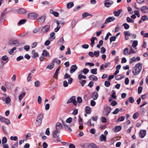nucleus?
Here are the masks:
<instances>
[{
  "label": "nucleus",
  "instance_id": "nucleus-7",
  "mask_svg": "<svg viewBox=\"0 0 148 148\" xmlns=\"http://www.w3.org/2000/svg\"><path fill=\"white\" fill-rule=\"evenodd\" d=\"M112 108L110 107L105 106L104 109V112L106 116L108 115L111 112Z\"/></svg>",
  "mask_w": 148,
  "mask_h": 148
},
{
  "label": "nucleus",
  "instance_id": "nucleus-40",
  "mask_svg": "<svg viewBox=\"0 0 148 148\" xmlns=\"http://www.w3.org/2000/svg\"><path fill=\"white\" fill-rule=\"evenodd\" d=\"M97 69L96 68L92 69L90 70L91 73L93 74H97Z\"/></svg>",
  "mask_w": 148,
  "mask_h": 148
},
{
  "label": "nucleus",
  "instance_id": "nucleus-30",
  "mask_svg": "<svg viewBox=\"0 0 148 148\" xmlns=\"http://www.w3.org/2000/svg\"><path fill=\"white\" fill-rule=\"evenodd\" d=\"M96 39V38L95 37H92L90 39L91 43L90 46L92 47H93L95 43V40Z\"/></svg>",
  "mask_w": 148,
  "mask_h": 148
},
{
  "label": "nucleus",
  "instance_id": "nucleus-49",
  "mask_svg": "<svg viewBox=\"0 0 148 148\" xmlns=\"http://www.w3.org/2000/svg\"><path fill=\"white\" fill-rule=\"evenodd\" d=\"M12 84L9 82H6L5 83V86L8 88H10L11 87Z\"/></svg>",
  "mask_w": 148,
  "mask_h": 148
},
{
  "label": "nucleus",
  "instance_id": "nucleus-19",
  "mask_svg": "<svg viewBox=\"0 0 148 148\" xmlns=\"http://www.w3.org/2000/svg\"><path fill=\"white\" fill-rule=\"evenodd\" d=\"M7 9H5V10L1 13V20H4L5 18V15L7 13Z\"/></svg>",
  "mask_w": 148,
  "mask_h": 148
},
{
  "label": "nucleus",
  "instance_id": "nucleus-32",
  "mask_svg": "<svg viewBox=\"0 0 148 148\" xmlns=\"http://www.w3.org/2000/svg\"><path fill=\"white\" fill-rule=\"evenodd\" d=\"M73 3L72 2H70L67 4V7L68 9H70L73 6Z\"/></svg>",
  "mask_w": 148,
  "mask_h": 148
},
{
  "label": "nucleus",
  "instance_id": "nucleus-50",
  "mask_svg": "<svg viewBox=\"0 0 148 148\" xmlns=\"http://www.w3.org/2000/svg\"><path fill=\"white\" fill-rule=\"evenodd\" d=\"M138 116V114L137 112L134 113L133 116V118L134 119H137Z\"/></svg>",
  "mask_w": 148,
  "mask_h": 148
},
{
  "label": "nucleus",
  "instance_id": "nucleus-29",
  "mask_svg": "<svg viewBox=\"0 0 148 148\" xmlns=\"http://www.w3.org/2000/svg\"><path fill=\"white\" fill-rule=\"evenodd\" d=\"M89 78L90 80H92L95 81L98 80V78L93 75H91L89 76Z\"/></svg>",
  "mask_w": 148,
  "mask_h": 148
},
{
  "label": "nucleus",
  "instance_id": "nucleus-3",
  "mask_svg": "<svg viewBox=\"0 0 148 148\" xmlns=\"http://www.w3.org/2000/svg\"><path fill=\"white\" fill-rule=\"evenodd\" d=\"M76 97L75 96H72L67 101V104L70 103H73L75 106L77 105V102L75 100Z\"/></svg>",
  "mask_w": 148,
  "mask_h": 148
},
{
  "label": "nucleus",
  "instance_id": "nucleus-47",
  "mask_svg": "<svg viewBox=\"0 0 148 148\" xmlns=\"http://www.w3.org/2000/svg\"><path fill=\"white\" fill-rule=\"evenodd\" d=\"M25 95V93L23 92L19 96V99L20 100H21Z\"/></svg>",
  "mask_w": 148,
  "mask_h": 148
},
{
  "label": "nucleus",
  "instance_id": "nucleus-9",
  "mask_svg": "<svg viewBox=\"0 0 148 148\" xmlns=\"http://www.w3.org/2000/svg\"><path fill=\"white\" fill-rule=\"evenodd\" d=\"M29 18L31 19H33L37 17V15L34 13H29L28 14Z\"/></svg>",
  "mask_w": 148,
  "mask_h": 148
},
{
  "label": "nucleus",
  "instance_id": "nucleus-34",
  "mask_svg": "<svg viewBox=\"0 0 148 148\" xmlns=\"http://www.w3.org/2000/svg\"><path fill=\"white\" fill-rule=\"evenodd\" d=\"M7 142V139L5 137H4L3 138L2 140L1 145L6 144Z\"/></svg>",
  "mask_w": 148,
  "mask_h": 148
},
{
  "label": "nucleus",
  "instance_id": "nucleus-20",
  "mask_svg": "<svg viewBox=\"0 0 148 148\" xmlns=\"http://www.w3.org/2000/svg\"><path fill=\"white\" fill-rule=\"evenodd\" d=\"M42 55L45 57H50L49 53L47 52V51L46 49H45L43 50Z\"/></svg>",
  "mask_w": 148,
  "mask_h": 148
},
{
  "label": "nucleus",
  "instance_id": "nucleus-22",
  "mask_svg": "<svg viewBox=\"0 0 148 148\" xmlns=\"http://www.w3.org/2000/svg\"><path fill=\"white\" fill-rule=\"evenodd\" d=\"M45 17L44 16H43L41 17L38 18L37 20L39 22L41 23H43L45 22Z\"/></svg>",
  "mask_w": 148,
  "mask_h": 148
},
{
  "label": "nucleus",
  "instance_id": "nucleus-63",
  "mask_svg": "<svg viewBox=\"0 0 148 148\" xmlns=\"http://www.w3.org/2000/svg\"><path fill=\"white\" fill-rule=\"evenodd\" d=\"M124 34L125 36H130L131 34L129 31H125L124 32Z\"/></svg>",
  "mask_w": 148,
  "mask_h": 148
},
{
  "label": "nucleus",
  "instance_id": "nucleus-13",
  "mask_svg": "<svg viewBox=\"0 0 148 148\" xmlns=\"http://www.w3.org/2000/svg\"><path fill=\"white\" fill-rule=\"evenodd\" d=\"M56 130L59 131L60 130L62 129V125L59 122H57L56 124Z\"/></svg>",
  "mask_w": 148,
  "mask_h": 148
},
{
  "label": "nucleus",
  "instance_id": "nucleus-36",
  "mask_svg": "<svg viewBox=\"0 0 148 148\" xmlns=\"http://www.w3.org/2000/svg\"><path fill=\"white\" fill-rule=\"evenodd\" d=\"M78 78L79 80H81V79H86V77L85 75L80 74L78 76Z\"/></svg>",
  "mask_w": 148,
  "mask_h": 148
},
{
  "label": "nucleus",
  "instance_id": "nucleus-58",
  "mask_svg": "<svg viewBox=\"0 0 148 148\" xmlns=\"http://www.w3.org/2000/svg\"><path fill=\"white\" fill-rule=\"evenodd\" d=\"M119 111H120V110L119 108H116L115 110L112 113V114H116L119 112Z\"/></svg>",
  "mask_w": 148,
  "mask_h": 148
},
{
  "label": "nucleus",
  "instance_id": "nucleus-59",
  "mask_svg": "<svg viewBox=\"0 0 148 148\" xmlns=\"http://www.w3.org/2000/svg\"><path fill=\"white\" fill-rule=\"evenodd\" d=\"M141 18L143 21H144L146 20H147L148 19V17L146 15H144L141 17Z\"/></svg>",
  "mask_w": 148,
  "mask_h": 148
},
{
  "label": "nucleus",
  "instance_id": "nucleus-1",
  "mask_svg": "<svg viewBox=\"0 0 148 148\" xmlns=\"http://www.w3.org/2000/svg\"><path fill=\"white\" fill-rule=\"evenodd\" d=\"M142 68V65L140 63L136 64L133 68L132 72L135 75L139 74Z\"/></svg>",
  "mask_w": 148,
  "mask_h": 148
},
{
  "label": "nucleus",
  "instance_id": "nucleus-48",
  "mask_svg": "<svg viewBox=\"0 0 148 148\" xmlns=\"http://www.w3.org/2000/svg\"><path fill=\"white\" fill-rule=\"evenodd\" d=\"M10 139L11 140H13L16 141L18 140V137L17 136H12L10 137Z\"/></svg>",
  "mask_w": 148,
  "mask_h": 148
},
{
  "label": "nucleus",
  "instance_id": "nucleus-38",
  "mask_svg": "<svg viewBox=\"0 0 148 148\" xmlns=\"http://www.w3.org/2000/svg\"><path fill=\"white\" fill-rule=\"evenodd\" d=\"M128 49L127 48H125L123 50V54L125 55H126L127 54L129 55Z\"/></svg>",
  "mask_w": 148,
  "mask_h": 148
},
{
  "label": "nucleus",
  "instance_id": "nucleus-16",
  "mask_svg": "<svg viewBox=\"0 0 148 148\" xmlns=\"http://www.w3.org/2000/svg\"><path fill=\"white\" fill-rule=\"evenodd\" d=\"M134 101V98L132 97H130L127 100L125 101V103L126 105H128L129 103H132Z\"/></svg>",
  "mask_w": 148,
  "mask_h": 148
},
{
  "label": "nucleus",
  "instance_id": "nucleus-55",
  "mask_svg": "<svg viewBox=\"0 0 148 148\" xmlns=\"http://www.w3.org/2000/svg\"><path fill=\"white\" fill-rule=\"evenodd\" d=\"M77 102L79 103H81L82 101V100L81 97H79L77 98Z\"/></svg>",
  "mask_w": 148,
  "mask_h": 148
},
{
  "label": "nucleus",
  "instance_id": "nucleus-60",
  "mask_svg": "<svg viewBox=\"0 0 148 148\" xmlns=\"http://www.w3.org/2000/svg\"><path fill=\"white\" fill-rule=\"evenodd\" d=\"M75 20H73L71 21V27L72 28H74L75 25Z\"/></svg>",
  "mask_w": 148,
  "mask_h": 148
},
{
  "label": "nucleus",
  "instance_id": "nucleus-53",
  "mask_svg": "<svg viewBox=\"0 0 148 148\" xmlns=\"http://www.w3.org/2000/svg\"><path fill=\"white\" fill-rule=\"evenodd\" d=\"M120 27L119 25H117L115 27V32H117L120 30Z\"/></svg>",
  "mask_w": 148,
  "mask_h": 148
},
{
  "label": "nucleus",
  "instance_id": "nucleus-11",
  "mask_svg": "<svg viewBox=\"0 0 148 148\" xmlns=\"http://www.w3.org/2000/svg\"><path fill=\"white\" fill-rule=\"evenodd\" d=\"M62 123L65 130L68 132H70L72 130L70 127L66 125L65 122L62 121Z\"/></svg>",
  "mask_w": 148,
  "mask_h": 148
},
{
  "label": "nucleus",
  "instance_id": "nucleus-52",
  "mask_svg": "<svg viewBox=\"0 0 148 148\" xmlns=\"http://www.w3.org/2000/svg\"><path fill=\"white\" fill-rule=\"evenodd\" d=\"M117 104V102L115 101H112L110 103V105L112 106H114Z\"/></svg>",
  "mask_w": 148,
  "mask_h": 148
},
{
  "label": "nucleus",
  "instance_id": "nucleus-54",
  "mask_svg": "<svg viewBox=\"0 0 148 148\" xmlns=\"http://www.w3.org/2000/svg\"><path fill=\"white\" fill-rule=\"evenodd\" d=\"M94 56L96 57L99 56V51H95L94 53Z\"/></svg>",
  "mask_w": 148,
  "mask_h": 148
},
{
  "label": "nucleus",
  "instance_id": "nucleus-27",
  "mask_svg": "<svg viewBox=\"0 0 148 148\" xmlns=\"http://www.w3.org/2000/svg\"><path fill=\"white\" fill-rule=\"evenodd\" d=\"M18 13L21 14H23L26 12V10L23 8H21L17 10Z\"/></svg>",
  "mask_w": 148,
  "mask_h": 148
},
{
  "label": "nucleus",
  "instance_id": "nucleus-10",
  "mask_svg": "<svg viewBox=\"0 0 148 148\" xmlns=\"http://www.w3.org/2000/svg\"><path fill=\"white\" fill-rule=\"evenodd\" d=\"M77 67L76 65H72L70 68V73L72 74L74 73L77 69Z\"/></svg>",
  "mask_w": 148,
  "mask_h": 148
},
{
  "label": "nucleus",
  "instance_id": "nucleus-39",
  "mask_svg": "<svg viewBox=\"0 0 148 148\" xmlns=\"http://www.w3.org/2000/svg\"><path fill=\"white\" fill-rule=\"evenodd\" d=\"M92 16V15L88 14L87 12H84L82 14V17L83 18H86L88 16Z\"/></svg>",
  "mask_w": 148,
  "mask_h": 148
},
{
  "label": "nucleus",
  "instance_id": "nucleus-62",
  "mask_svg": "<svg viewBox=\"0 0 148 148\" xmlns=\"http://www.w3.org/2000/svg\"><path fill=\"white\" fill-rule=\"evenodd\" d=\"M134 14L135 15L137 16L138 17L140 16V14L139 12V11L138 10H135L134 12Z\"/></svg>",
  "mask_w": 148,
  "mask_h": 148
},
{
  "label": "nucleus",
  "instance_id": "nucleus-6",
  "mask_svg": "<svg viewBox=\"0 0 148 148\" xmlns=\"http://www.w3.org/2000/svg\"><path fill=\"white\" fill-rule=\"evenodd\" d=\"M0 121L1 122L5 123L8 125L10 123V122L9 119L5 118L1 116H0Z\"/></svg>",
  "mask_w": 148,
  "mask_h": 148
},
{
  "label": "nucleus",
  "instance_id": "nucleus-5",
  "mask_svg": "<svg viewBox=\"0 0 148 148\" xmlns=\"http://www.w3.org/2000/svg\"><path fill=\"white\" fill-rule=\"evenodd\" d=\"M113 3V1L111 0H105L104 1V6L107 8L110 7Z\"/></svg>",
  "mask_w": 148,
  "mask_h": 148
},
{
  "label": "nucleus",
  "instance_id": "nucleus-31",
  "mask_svg": "<svg viewBox=\"0 0 148 148\" xmlns=\"http://www.w3.org/2000/svg\"><path fill=\"white\" fill-rule=\"evenodd\" d=\"M138 44V41L136 40H134L133 41V44L132 45V47L135 49H136V47L137 46Z\"/></svg>",
  "mask_w": 148,
  "mask_h": 148
},
{
  "label": "nucleus",
  "instance_id": "nucleus-14",
  "mask_svg": "<svg viewBox=\"0 0 148 148\" xmlns=\"http://www.w3.org/2000/svg\"><path fill=\"white\" fill-rule=\"evenodd\" d=\"M99 96L97 92H94L92 93L91 98L94 100H96Z\"/></svg>",
  "mask_w": 148,
  "mask_h": 148
},
{
  "label": "nucleus",
  "instance_id": "nucleus-17",
  "mask_svg": "<svg viewBox=\"0 0 148 148\" xmlns=\"http://www.w3.org/2000/svg\"><path fill=\"white\" fill-rule=\"evenodd\" d=\"M20 45L19 42L17 40H14L10 43V45H15L16 47Z\"/></svg>",
  "mask_w": 148,
  "mask_h": 148
},
{
  "label": "nucleus",
  "instance_id": "nucleus-12",
  "mask_svg": "<svg viewBox=\"0 0 148 148\" xmlns=\"http://www.w3.org/2000/svg\"><path fill=\"white\" fill-rule=\"evenodd\" d=\"M142 12L143 13H148V7L146 6H142L140 8Z\"/></svg>",
  "mask_w": 148,
  "mask_h": 148
},
{
  "label": "nucleus",
  "instance_id": "nucleus-61",
  "mask_svg": "<svg viewBox=\"0 0 148 148\" xmlns=\"http://www.w3.org/2000/svg\"><path fill=\"white\" fill-rule=\"evenodd\" d=\"M2 128L4 133L7 134L8 133L6 130V127L5 126L3 125L2 126Z\"/></svg>",
  "mask_w": 148,
  "mask_h": 148
},
{
  "label": "nucleus",
  "instance_id": "nucleus-41",
  "mask_svg": "<svg viewBox=\"0 0 148 148\" xmlns=\"http://www.w3.org/2000/svg\"><path fill=\"white\" fill-rule=\"evenodd\" d=\"M60 68H58L56 70V72L54 74V75L53 76V78H55L56 77H57L58 73V72L60 70Z\"/></svg>",
  "mask_w": 148,
  "mask_h": 148
},
{
  "label": "nucleus",
  "instance_id": "nucleus-56",
  "mask_svg": "<svg viewBox=\"0 0 148 148\" xmlns=\"http://www.w3.org/2000/svg\"><path fill=\"white\" fill-rule=\"evenodd\" d=\"M16 49V48L15 47H13L12 49H10L9 52V53L10 54H12L14 50Z\"/></svg>",
  "mask_w": 148,
  "mask_h": 148
},
{
  "label": "nucleus",
  "instance_id": "nucleus-15",
  "mask_svg": "<svg viewBox=\"0 0 148 148\" xmlns=\"http://www.w3.org/2000/svg\"><path fill=\"white\" fill-rule=\"evenodd\" d=\"M146 132L145 130H141L140 131L139 133V136L140 138H143L145 136Z\"/></svg>",
  "mask_w": 148,
  "mask_h": 148
},
{
  "label": "nucleus",
  "instance_id": "nucleus-45",
  "mask_svg": "<svg viewBox=\"0 0 148 148\" xmlns=\"http://www.w3.org/2000/svg\"><path fill=\"white\" fill-rule=\"evenodd\" d=\"M90 148H98V147L94 144H91L89 146Z\"/></svg>",
  "mask_w": 148,
  "mask_h": 148
},
{
  "label": "nucleus",
  "instance_id": "nucleus-46",
  "mask_svg": "<svg viewBox=\"0 0 148 148\" xmlns=\"http://www.w3.org/2000/svg\"><path fill=\"white\" fill-rule=\"evenodd\" d=\"M40 82L38 81H36L34 82V86L36 87H38L40 86Z\"/></svg>",
  "mask_w": 148,
  "mask_h": 148
},
{
  "label": "nucleus",
  "instance_id": "nucleus-21",
  "mask_svg": "<svg viewBox=\"0 0 148 148\" xmlns=\"http://www.w3.org/2000/svg\"><path fill=\"white\" fill-rule=\"evenodd\" d=\"M99 140L101 141H104L106 142V137L103 134H102L99 137Z\"/></svg>",
  "mask_w": 148,
  "mask_h": 148
},
{
  "label": "nucleus",
  "instance_id": "nucleus-4",
  "mask_svg": "<svg viewBox=\"0 0 148 148\" xmlns=\"http://www.w3.org/2000/svg\"><path fill=\"white\" fill-rule=\"evenodd\" d=\"M50 26L49 25H47L44 26L42 29L41 33L42 34L46 33L49 30Z\"/></svg>",
  "mask_w": 148,
  "mask_h": 148
},
{
  "label": "nucleus",
  "instance_id": "nucleus-43",
  "mask_svg": "<svg viewBox=\"0 0 148 148\" xmlns=\"http://www.w3.org/2000/svg\"><path fill=\"white\" fill-rule=\"evenodd\" d=\"M80 81L79 82L82 86H84L85 84H86V80H80Z\"/></svg>",
  "mask_w": 148,
  "mask_h": 148
},
{
  "label": "nucleus",
  "instance_id": "nucleus-37",
  "mask_svg": "<svg viewBox=\"0 0 148 148\" xmlns=\"http://www.w3.org/2000/svg\"><path fill=\"white\" fill-rule=\"evenodd\" d=\"M126 20L128 23H134V20L132 19L130 17H127L126 18Z\"/></svg>",
  "mask_w": 148,
  "mask_h": 148
},
{
  "label": "nucleus",
  "instance_id": "nucleus-44",
  "mask_svg": "<svg viewBox=\"0 0 148 148\" xmlns=\"http://www.w3.org/2000/svg\"><path fill=\"white\" fill-rule=\"evenodd\" d=\"M123 26L124 27V28L125 29H128L130 27V26L127 23H124L123 24Z\"/></svg>",
  "mask_w": 148,
  "mask_h": 148
},
{
  "label": "nucleus",
  "instance_id": "nucleus-57",
  "mask_svg": "<svg viewBox=\"0 0 148 148\" xmlns=\"http://www.w3.org/2000/svg\"><path fill=\"white\" fill-rule=\"evenodd\" d=\"M89 71V70L87 69H84L83 71V73L84 74H86Z\"/></svg>",
  "mask_w": 148,
  "mask_h": 148
},
{
  "label": "nucleus",
  "instance_id": "nucleus-18",
  "mask_svg": "<svg viewBox=\"0 0 148 148\" xmlns=\"http://www.w3.org/2000/svg\"><path fill=\"white\" fill-rule=\"evenodd\" d=\"M122 10L121 9H120L117 11H114L113 13L114 16H119L120 13L122 12Z\"/></svg>",
  "mask_w": 148,
  "mask_h": 148
},
{
  "label": "nucleus",
  "instance_id": "nucleus-33",
  "mask_svg": "<svg viewBox=\"0 0 148 148\" xmlns=\"http://www.w3.org/2000/svg\"><path fill=\"white\" fill-rule=\"evenodd\" d=\"M52 62L53 63H56L58 64H60L61 62L60 60H58V58H54Z\"/></svg>",
  "mask_w": 148,
  "mask_h": 148
},
{
  "label": "nucleus",
  "instance_id": "nucleus-24",
  "mask_svg": "<svg viewBox=\"0 0 148 148\" xmlns=\"http://www.w3.org/2000/svg\"><path fill=\"white\" fill-rule=\"evenodd\" d=\"M85 111L86 114H90L91 112V109L88 106H86L85 108Z\"/></svg>",
  "mask_w": 148,
  "mask_h": 148
},
{
  "label": "nucleus",
  "instance_id": "nucleus-42",
  "mask_svg": "<svg viewBox=\"0 0 148 148\" xmlns=\"http://www.w3.org/2000/svg\"><path fill=\"white\" fill-rule=\"evenodd\" d=\"M135 53V51L133 49L132 47H130V50L129 52V55L133 53Z\"/></svg>",
  "mask_w": 148,
  "mask_h": 148
},
{
  "label": "nucleus",
  "instance_id": "nucleus-28",
  "mask_svg": "<svg viewBox=\"0 0 148 148\" xmlns=\"http://www.w3.org/2000/svg\"><path fill=\"white\" fill-rule=\"evenodd\" d=\"M64 42V40L63 37H61L59 39L57 44L58 45H60L63 44Z\"/></svg>",
  "mask_w": 148,
  "mask_h": 148
},
{
  "label": "nucleus",
  "instance_id": "nucleus-35",
  "mask_svg": "<svg viewBox=\"0 0 148 148\" xmlns=\"http://www.w3.org/2000/svg\"><path fill=\"white\" fill-rule=\"evenodd\" d=\"M26 21V20L25 19H22L19 21L18 23V25H21L23 24Z\"/></svg>",
  "mask_w": 148,
  "mask_h": 148
},
{
  "label": "nucleus",
  "instance_id": "nucleus-25",
  "mask_svg": "<svg viewBox=\"0 0 148 148\" xmlns=\"http://www.w3.org/2000/svg\"><path fill=\"white\" fill-rule=\"evenodd\" d=\"M79 129H82L83 128V122L82 121V119L80 117H79Z\"/></svg>",
  "mask_w": 148,
  "mask_h": 148
},
{
  "label": "nucleus",
  "instance_id": "nucleus-51",
  "mask_svg": "<svg viewBox=\"0 0 148 148\" xmlns=\"http://www.w3.org/2000/svg\"><path fill=\"white\" fill-rule=\"evenodd\" d=\"M105 86L107 87H108L110 85V82L109 81H106L104 83Z\"/></svg>",
  "mask_w": 148,
  "mask_h": 148
},
{
  "label": "nucleus",
  "instance_id": "nucleus-26",
  "mask_svg": "<svg viewBox=\"0 0 148 148\" xmlns=\"http://www.w3.org/2000/svg\"><path fill=\"white\" fill-rule=\"evenodd\" d=\"M121 126H116L113 129L114 131L115 132H118L120 131L121 129Z\"/></svg>",
  "mask_w": 148,
  "mask_h": 148
},
{
  "label": "nucleus",
  "instance_id": "nucleus-23",
  "mask_svg": "<svg viewBox=\"0 0 148 148\" xmlns=\"http://www.w3.org/2000/svg\"><path fill=\"white\" fill-rule=\"evenodd\" d=\"M60 131L58 130H55L53 132V136L54 138H57L59 136Z\"/></svg>",
  "mask_w": 148,
  "mask_h": 148
},
{
  "label": "nucleus",
  "instance_id": "nucleus-2",
  "mask_svg": "<svg viewBox=\"0 0 148 148\" xmlns=\"http://www.w3.org/2000/svg\"><path fill=\"white\" fill-rule=\"evenodd\" d=\"M43 117V115L42 114H40L37 116L36 123L37 125L39 126L41 125Z\"/></svg>",
  "mask_w": 148,
  "mask_h": 148
},
{
  "label": "nucleus",
  "instance_id": "nucleus-8",
  "mask_svg": "<svg viewBox=\"0 0 148 148\" xmlns=\"http://www.w3.org/2000/svg\"><path fill=\"white\" fill-rule=\"evenodd\" d=\"M115 19V18L114 16L109 17L106 20L105 23L108 24L110 22L113 21Z\"/></svg>",
  "mask_w": 148,
  "mask_h": 148
},
{
  "label": "nucleus",
  "instance_id": "nucleus-64",
  "mask_svg": "<svg viewBox=\"0 0 148 148\" xmlns=\"http://www.w3.org/2000/svg\"><path fill=\"white\" fill-rule=\"evenodd\" d=\"M116 37L114 36H112L110 38V42H111L112 41H114L116 39Z\"/></svg>",
  "mask_w": 148,
  "mask_h": 148
}]
</instances>
